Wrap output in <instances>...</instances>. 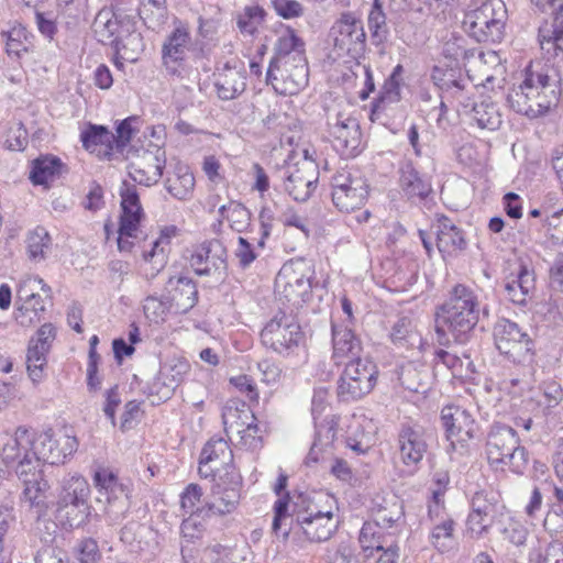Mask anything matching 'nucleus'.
Segmentation results:
<instances>
[{
	"label": "nucleus",
	"mask_w": 563,
	"mask_h": 563,
	"mask_svg": "<svg viewBox=\"0 0 563 563\" xmlns=\"http://www.w3.org/2000/svg\"><path fill=\"white\" fill-rule=\"evenodd\" d=\"M334 47L353 58L358 57L365 51L366 34L363 22L353 13L346 12L334 23L331 29Z\"/></svg>",
	"instance_id": "nucleus-15"
},
{
	"label": "nucleus",
	"mask_w": 563,
	"mask_h": 563,
	"mask_svg": "<svg viewBox=\"0 0 563 563\" xmlns=\"http://www.w3.org/2000/svg\"><path fill=\"white\" fill-rule=\"evenodd\" d=\"M328 128L332 146L341 156L352 157L360 152L362 134L355 118L339 112L329 118Z\"/></svg>",
	"instance_id": "nucleus-16"
},
{
	"label": "nucleus",
	"mask_w": 563,
	"mask_h": 563,
	"mask_svg": "<svg viewBox=\"0 0 563 563\" xmlns=\"http://www.w3.org/2000/svg\"><path fill=\"white\" fill-rule=\"evenodd\" d=\"M167 299L176 313H186L198 301V290L195 282L188 277L169 278L166 285Z\"/></svg>",
	"instance_id": "nucleus-26"
},
{
	"label": "nucleus",
	"mask_w": 563,
	"mask_h": 563,
	"mask_svg": "<svg viewBox=\"0 0 563 563\" xmlns=\"http://www.w3.org/2000/svg\"><path fill=\"white\" fill-rule=\"evenodd\" d=\"M214 86L218 97L222 100L238 98L246 88V77L243 67L227 63L216 74Z\"/></svg>",
	"instance_id": "nucleus-28"
},
{
	"label": "nucleus",
	"mask_w": 563,
	"mask_h": 563,
	"mask_svg": "<svg viewBox=\"0 0 563 563\" xmlns=\"http://www.w3.org/2000/svg\"><path fill=\"white\" fill-rule=\"evenodd\" d=\"M265 11L258 5L246 7L238 18V27L244 34L253 35L262 24Z\"/></svg>",
	"instance_id": "nucleus-54"
},
{
	"label": "nucleus",
	"mask_w": 563,
	"mask_h": 563,
	"mask_svg": "<svg viewBox=\"0 0 563 563\" xmlns=\"http://www.w3.org/2000/svg\"><path fill=\"white\" fill-rule=\"evenodd\" d=\"M77 449L76 437L64 434L55 439L51 429L35 435L31 433L30 451L40 462L51 465L63 464Z\"/></svg>",
	"instance_id": "nucleus-14"
},
{
	"label": "nucleus",
	"mask_w": 563,
	"mask_h": 563,
	"mask_svg": "<svg viewBox=\"0 0 563 563\" xmlns=\"http://www.w3.org/2000/svg\"><path fill=\"white\" fill-rule=\"evenodd\" d=\"M264 346L283 356H289L300 347L303 333L291 314L278 311L261 332Z\"/></svg>",
	"instance_id": "nucleus-6"
},
{
	"label": "nucleus",
	"mask_w": 563,
	"mask_h": 563,
	"mask_svg": "<svg viewBox=\"0 0 563 563\" xmlns=\"http://www.w3.org/2000/svg\"><path fill=\"white\" fill-rule=\"evenodd\" d=\"M454 525L450 517L434 523L431 532V543L440 552H449L455 547Z\"/></svg>",
	"instance_id": "nucleus-47"
},
{
	"label": "nucleus",
	"mask_w": 563,
	"mask_h": 563,
	"mask_svg": "<svg viewBox=\"0 0 563 563\" xmlns=\"http://www.w3.org/2000/svg\"><path fill=\"white\" fill-rule=\"evenodd\" d=\"M31 431L24 427H18L13 433L0 432V456L10 465L22 459V452L30 451Z\"/></svg>",
	"instance_id": "nucleus-30"
},
{
	"label": "nucleus",
	"mask_w": 563,
	"mask_h": 563,
	"mask_svg": "<svg viewBox=\"0 0 563 563\" xmlns=\"http://www.w3.org/2000/svg\"><path fill=\"white\" fill-rule=\"evenodd\" d=\"M190 36L186 26H177L163 45V62L169 74L180 75V66L189 49Z\"/></svg>",
	"instance_id": "nucleus-24"
},
{
	"label": "nucleus",
	"mask_w": 563,
	"mask_h": 563,
	"mask_svg": "<svg viewBox=\"0 0 563 563\" xmlns=\"http://www.w3.org/2000/svg\"><path fill=\"white\" fill-rule=\"evenodd\" d=\"M389 336L391 342L399 347H413L421 343V338L416 332L412 320L408 317L397 319L391 327Z\"/></svg>",
	"instance_id": "nucleus-43"
},
{
	"label": "nucleus",
	"mask_w": 563,
	"mask_h": 563,
	"mask_svg": "<svg viewBox=\"0 0 563 563\" xmlns=\"http://www.w3.org/2000/svg\"><path fill=\"white\" fill-rule=\"evenodd\" d=\"M5 38V52L12 58H21L30 49L31 42L25 27L18 25L1 33Z\"/></svg>",
	"instance_id": "nucleus-46"
},
{
	"label": "nucleus",
	"mask_w": 563,
	"mask_h": 563,
	"mask_svg": "<svg viewBox=\"0 0 563 563\" xmlns=\"http://www.w3.org/2000/svg\"><path fill=\"white\" fill-rule=\"evenodd\" d=\"M90 486L79 474H68L59 483L56 512L59 520L69 528L84 525L90 514Z\"/></svg>",
	"instance_id": "nucleus-3"
},
{
	"label": "nucleus",
	"mask_w": 563,
	"mask_h": 563,
	"mask_svg": "<svg viewBox=\"0 0 563 563\" xmlns=\"http://www.w3.org/2000/svg\"><path fill=\"white\" fill-rule=\"evenodd\" d=\"M143 309L145 317L151 322L162 323L166 320L173 307L167 298L163 300L161 298L150 296L145 299Z\"/></svg>",
	"instance_id": "nucleus-53"
},
{
	"label": "nucleus",
	"mask_w": 563,
	"mask_h": 563,
	"mask_svg": "<svg viewBox=\"0 0 563 563\" xmlns=\"http://www.w3.org/2000/svg\"><path fill=\"white\" fill-rule=\"evenodd\" d=\"M547 234L554 245L563 244V208L553 211L545 220Z\"/></svg>",
	"instance_id": "nucleus-64"
},
{
	"label": "nucleus",
	"mask_w": 563,
	"mask_h": 563,
	"mask_svg": "<svg viewBox=\"0 0 563 563\" xmlns=\"http://www.w3.org/2000/svg\"><path fill=\"white\" fill-rule=\"evenodd\" d=\"M41 462L31 451L23 453L21 460L16 462L15 473L23 484L37 481L40 476Z\"/></svg>",
	"instance_id": "nucleus-52"
},
{
	"label": "nucleus",
	"mask_w": 563,
	"mask_h": 563,
	"mask_svg": "<svg viewBox=\"0 0 563 563\" xmlns=\"http://www.w3.org/2000/svg\"><path fill=\"white\" fill-rule=\"evenodd\" d=\"M225 433L238 434L243 445L256 449L262 441L261 428L249 409L227 408L222 415Z\"/></svg>",
	"instance_id": "nucleus-18"
},
{
	"label": "nucleus",
	"mask_w": 563,
	"mask_h": 563,
	"mask_svg": "<svg viewBox=\"0 0 563 563\" xmlns=\"http://www.w3.org/2000/svg\"><path fill=\"white\" fill-rule=\"evenodd\" d=\"M399 456L407 466L418 465L427 450V435L421 426L404 424L398 433Z\"/></svg>",
	"instance_id": "nucleus-22"
},
{
	"label": "nucleus",
	"mask_w": 563,
	"mask_h": 563,
	"mask_svg": "<svg viewBox=\"0 0 563 563\" xmlns=\"http://www.w3.org/2000/svg\"><path fill=\"white\" fill-rule=\"evenodd\" d=\"M24 485L23 495L25 500L30 504V507L36 508L37 517L42 516L46 510V483H41L37 479Z\"/></svg>",
	"instance_id": "nucleus-57"
},
{
	"label": "nucleus",
	"mask_w": 563,
	"mask_h": 563,
	"mask_svg": "<svg viewBox=\"0 0 563 563\" xmlns=\"http://www.w3.org/2000/svg\"><path fill=\"white\" fill-rule=\"evenodd\" d=\"M308 60L271 62L266 81L279 95H296L308 84Z\"/></svg>",
	"instance_id": "nucleus-13"
},
{
	"label": "nucleus",
	"mask_w": 563,
	"mask_h": 563,
	"mask_svg": "<svg viewBox=\"0 0 563 563\" xmlns=\"http://www.w3.org/2000/svg\"><path fill=\"white\" fill-rule=\"evenodd\" d=\"M332 344L333 357L335 360L344 357L355 360L360 357L362 351L361 341L349 325L332 322Z\"/></svg>",
	"instance_id": "nucleus-34"
},
{
	"label": "nucleus",
	"mask_w": 563,
	"mask_h": 563,
	"mask_svg": "<svg viewBox=\"0 0 563 563\" xmlns=\"http://www.w3.org/2000/svg\"><path fill=\"white\" fill-rule=\"evenodd\" d=\"M65 165L59 157L46 154L40 155L31 163L30 180L35 186H47L64 172Z\"/></svg>",
	"instance_id": "nucleus-35"
},
{
	"label": "nucleus",
	"mask_w": 563,
	"mask_h": 563,
	"mask_svg": "<svg viewBox=\"0 0 563 563\" xmlns=\"http://www.w3.org/2000/svg\"><path fill=\"white\" fill-rule=\"evenodd\" d=\"M428 379L429 373L424 367L408 363L400 368L399 380L410 391L424 393L428 388Z\"/></svg>",
	"instance_id": "nucleus-45"
},
{
	"label": "nucleus",
	"mask_w": 563,
	"mask_h": 563,
	"mask_svg": "<svg viewBox=\"0 0 563 563\" xmlns=\"http://www.w3.org/2000/svg\"><path fill=\"white\" fill-rule=\"evenodd\" d=\"M399 186L402 196L411 203H420L432 192L431 180L421 176L411 162L400 166Z\"/></svg>",
	"instance_id": "nucleus-25"
},
{
	"label": "nucleus",
	"mask_w": 563,
	"mask_h": 563,
	"mask_svg": "<svg viewBox=\"0 0 563 563\" xmlns=\"http://www.w3.org/2000/svg\"><path fill=\"white\" fill-rule=\"evenodd\" d=\"M56 338V329L52 323H44L29 343L26 354V367L29 376L33 382H40L44 375V367L47 363L46 355Z\"/></svg>",
	"instance_id": "nucleus-20"
},
{
	"label": "nucleus",
	"mask_w": 563,
	"mask_h": 563,
	"mask_svg": "<svg viewBox=\"0 0 563 563\" xmlns=\"http://www.w3.org/2000/svg\"><path fill=\"white\" fill-rule=\"evenodd\" d=\"M312 269L305 260L285 263L275 278L276 292L294 306L306 301L311 292Z\"/></svg>",
	"instance_id": "nucleus-9"
},
{
	"label": "nucleus",
	"mask_w": 563,
	"mask_h": 563,
	"mask_svg": "<svg viewBox=\"0 0 563 563\" xmlns=\"http://www.w3.org/2000/svg\"><path fill=\"white\" fill-rule=\"evenodd\" d=\"M476 514H497V499L493 492L481 490L474 494L471 511Z\"/></svg>",
	"instance_id": "nucleus-63"
},
{
	"label": "nucleus",
	"mask_w": 563,
	"mask_h": 563,
	"mask_svg": "<svg viewBox=\"0 0 563 563\" xmlns=\"http://www.w3.org/2000/svg\"><path fill=\"white\" fill-rule=\"evenodd\" d=\"M240 500V486L238 482L225 484L217 482L211 488V495L207 501V511L214 515L230 514L235 509Z\"/></svg>",
	"instance_id": "nucleus-29"
},
{
	"label": "nucleus",
	"mask_w": 563,
	"mask_h": 563,
	"mask_svg": "<svg viewBox=\"0 0 563 563\" xmlns=\"http://www.w3.org/2000/svg\"><path fill=\"white\" fill-rule=\"evenodd\" d=\"M437 358L448 368H450L454 376H464L467 374L472 362L468 357L461 358L456 354L450 353L444 350L437 352Z\"/></svg>",
	"instance_id": "nucleus-62"
},
{
	"label": "nucleus",
	"mask_w": 563,
	"mask_h": 563,
	"mask_svg": "<svg viewBox=\"0 0 563 563\" xmlns=\"http://www.w3.org/2000/svg\"><path fill=\"white\" fill-rule=\"evenodd\" d=\"M190 266L200 276H209L227 268V250L217 239L199 244L191 254Z\"/></svg>",
	"instance_id": "nucleus-21"
},
{
	"label": "nucleus",
	"mask_w": 563,
	"mask_h": 563,
	"mask_svg": "<svg viewBox=\"0 0 563 563\" xmlns=\"http://www.w3.org/2000/svg\"><path fill=\"white\" fill-rule=\"evenodd\" d=\"M300 60H307L305 41L298 36L294 29L289 26L280 29L274 44V55L271 62Z\"/></svg>",
	"instance_id": "nucleus-27"
},
{
	"label": "nucleus",
	"mask_w": 563,
	"mask_h": 563,
	"mask_svg": "<svg viewBox=\"0 0 563 563\" xmlns=\"http://www.w3.org/2000/svg\"><path fill=\"white\" fill-rule=\"evenodd\" d=\"M51 245V236L44 228H36L27 236V253L29 257L34 262H40L45 258V255Z\"/></svg>",
	"instance_id": "nucleus-50"
},
{
	"label": "nucleus",
	"mask_w": 563,
	"mask_h": 563,
	"mask_svg": "<svg viewBox=\"0 0 563 563\" xmlns=\"http://www.w3.org/2000/svg\"><path fill=\"white\" fill-rule=\"evenodd\" d=\"M322 498L328 505L325 508H321L319 503L312 501L306 509L297 512V522L310 542L328 541L339 528L340 520L333 497L324 495Z\"/></svg>",
	"instance_id": "nucleus-8"
},
{
	"label": "nucleus",
	"mask_w": 563,
	"mask_h": 563,
	"mask_svg": "<svg viewBox=\"0 0 563 563\" xmlns=\"http://www.w3.org/2000/svg\"><path fill=\"white\" fill-rule=\"evenodd\" d=\"M332 201L342 212L361 209L368 197L366 179L357 172L342 169L332 176Z\"/></svg>",
	"instance_id": "nucleus-10"
},
{
	"label": "nucleus",
	"mask_w": 563,
	"mask_h": 563,
	"mask_svg": "<svg viewBox=\"0 0 563 563\" xmlns=\"http://www.w3.org/2000/svg\"><path fill=\"white\" fill-rule=\"evenodd\" d=\"M284 187L296 201H306L316 189L318 172L313 162L303 159L288 165L285 172Z\"/></svg>",
	"instance_id": "nucleus-19"
},
{
	"label": "nucleus",
	"mask_w": 563,
	"mask_h": 563,
	"mask_svg": "<svg viewBox=\"0 0 563 563\" xmlns=\"http://www.w3.org/2000/svg\"><path fill=\"white\" fill-rule=\"evenodd\" d=\"M471 112L473 120L481 129L495 131L501 125L503 117L499 107L490 100L475 102Z\"/></svg>",
	"instance_id": "nucleus-41"
},
{
	"label": "nucleus",
	"mask_w": 563,
	"mask_h": 563,
	"mask_svg": "<svg viewBox=\"0 0 563 563\" xmlns=\"http://www.w3.org/2000/svg\"><path fill=\"white\" fill-rule=\"evenodd\" d=\"M558 97L556 80L544 71L528 67L521 82L509 90L507 101L517 113L537 119L549 112Z\"/></svg>",
	"instance_id": "nucleus-2"
},
{
	"label": "nucleus",
	"mask_w": 563,
	"mask_h": 563,
	"mask_svg": "<svg viewBox=\"0 0 563 563\" xmlns=\"http://www.w3.org/2000/svg\"><path fill=\"white\" fill-rule=\"evenodd\" d=\"M496 517L497 514L470 512L466 520L467 532L476 539L486 536L493 527Z\"/></svg>",
	"instance_id": "nucleus-55"
},
{
	"label": "nucleus",
	"mask_w": 563,
	"mask_h": 563,
	"mask_svg": "<svg viewBox=\"0 0 563 563\" xmlns=\"http://www.w3.org/2000/svg\"><path fill=\"white\" fill-rule=\"evenodd\" d=\"M200 456L203 462H210L220 467L231 464L233 454L223 438H211L203 446Z\"/></svg>",
	"instance_id": "nucleus-44"
},
{
	"label": "nucleus",
	"mask_w": 563,
	"mask_h": 563,
	"mask_svg": "<svg viewBox=\"0 0 563 563\" xmlns=\"http://www.w3.org/2000/svg\"><path fill=\"white\" fill-rule=\"evenodd\" d=\"M536 287L534 274L527 265L520 264L516 274L507 278L505 291L507 298L516 303L523 306Z\"/></svg>",
	"instance_id": "nucleus-32"
},
{
	"label": "nucleus",
	"mask_w": 563,
	"mask_h": 563,
	"mask_svg": "<svg viewBox=\"0 0 563 563\" xmlns=\"http://www.w3.org/2000/svg\"><path fill=\"white\" fill-rule=\"evenodd\" d=\"M508 18L503 0H487L467 12L463 19L464 31L479 43H498L503 40Z\"/></svg>",
	"instance_id": "nucleus-5"
},
{
	"label": "nucleus",
	"mask_w": 563,
	"mask_h": 563,
	"mask_svg": "<svg viewBox=\"0 0 563 563\" xmlns=\"http://www.w3.org/2000/svg\"><path fill=\"white\" fill-rule=\"evenodd\" d=\"M378 369L368 357L351 360L338 382V397L354 401L369 394L377 383Z\"/></svg>",
	"instance_id": "nucleus-7"
},
{
	"label": "nucleus",
	"mask_w": 563,
	"mask_h": 563,
	"mask_svg": "<svg viewBox=\"0 0 563 563\" xmlns=\"http://www.w3.org/2000/svg\"><path fill=\"white\" fill-rule=\"evenodd\" d=\"M120 197L122 213L120 216L119 234L137 236L144 212L136 188L124 181L120 188Z\"/></svg>",
	"instance_id": "nucleus-23"
},
{
	"label": "nucleus",
	"mask_w": 563,
	"mask_h": 563,
	"mask_svg": "<svg viewBox=\"0 0 563 563\" xmlns=\"http://www.w3.org/2000/svg\"><path fill=\"white\" fill-rule=\"evenodd\" d=\"M494 340L498 351L512 362L525 363L532 360L533 342L516 322L499 319L494 327Z\"/></svg>",
	"instance_id": "nucleus-11"
},
{
	"label": "nucleus",
	"mask_w": 563,
	"mask_h": 563,
	"mask_svg": "<svg viewBox=\"0 0 563 563\" xmlns=\"http://www.w3.org/2000/svg\"><path fill=\"white\" fill-rule=\"evenodd\" d=\"M111 46L114 47L121 58L128 62L137 60L144 49V44L141 34L135 30L133 21L123 23L121 35Z\"/></svg>",
	"instance_id": "nucleus-38"
},
{
	"label": "nucleus",
	"mask_w": 563,
	"mask_h": 563,
	"mask_svg": "<svg viewBox=\"0 0 563 563\" xmlns=\"http://www.w3.org/2000/svg\"><path fill=\"white\" fill-rule=\"evenodd\" d=\"M479 301L470 287L459 284L439 307L435 318V330L441 344L451 340L466 343L479 320Z\"/></svg>",
	"instance_id": "nucleus-1"
},
{
	"label": "nucleus",
	"mask_w": 563,
	"mask_h": 563,
	"mask_svg": "<svg viewBox=\"0 0 563 563\" xmlns=\"http://www.w3.org/2000/svg\"><path fill=\"white\" fill-rule=\"evenodd\" d=\"M80 140L82 142V146L93 153L97 151L98 146H104V156L110 157L114 152V147L112 142L114 141V134L109 132L102 125H93L90 124L88 129L81 132Z\"/></svg>",
	"instance_id": "nucleus-40"
},
{
	"label": "nucleus",
	"mask_w": 563,
	"mask_h": 563,
	"mask_svg": "<svg viewBox=\"0 0 563 563\" xmlns=\"http://www.w3.org/2000/svg\"><path fill=\"white\" fill-rule=\"evenodd\" d=\"M486 454L490 465L516 474H522L529 462L528 452L519 444L517 432L503 424L494 426L486 442Z\"/></svg>",
	"instance_id": "nucleus-4"
},
{
	"label": "nucleus",
	"mask_w": 563,
	"mask_h": 563,
	"mask_svg": "<svg viewBox=\"0 0 563 563\" xmlns=\"http://www.w3.org/2000/svg\"><path fill=\"white\" fill-rule=\"evenodd\" d=\"M95 485L101 496L110 504L121 497L128 498V488L119 482L118 476L109 468H99L93 476Z\"/></svg>",
	"instance_id": "nucleus-39"
},
{
	"label": "nucleus",
	"mask_w": 563,
	"mask_h": 563,
	"mask_svg": "<svg viewBox=\"0 0 563 563\" xmlns=\"http://www.w3.org/2000/svg\"><path fill=\"white\" fill-rule=\"evenodd\" d=\"M125 156L130 161L129 175L134 181L152 186L161 179L166 165L165 151L161 147L150 145V147L139 151L131 146Z\"/></svg>",
	"instance_id": "nucleus-12"
},
{
	"label": "nucleus",
	"mask_w": 563,
	"mask_h": 563,
	"mask_svg": "<svg viewBox=\"0 0 563 563\" xmlns=\"http://www.w3.org/2000/svg\"><path fill=\"white\" fill-rule=\"evenodd\" d=\"M166 190L178 200H189L195 189V177L189 167L177 164L165 180Z\"/></svg>",
	"instance_id": "nucleus-36"
},
{
	"label": "nucleus",
	"mask_w": 563,
	"mask_h": 563,
	"mask_svg": "<svg viewBox=\"0 0 563 563\" xmlns=\"http://www.w3.org/2000/svg\"><path fill=\"white\" fill-rule=\"evenodd\" d=\"M139 118L130 117L120 122L117 126V135H114V141L112 145L114 147V152L123 154L129 142L131 141L133 134L135 133V128L133 126L134 122H137Z\"/></svg>",
	"instance_id": "nucleus-61"
},
{
	"label": "nucleus",
	"mask_w": 563,
	"mask_h": 563,
	"mask_svg": "<svg viewBox=\"0 0 563 563\" xmlns=\"http://www.w3.org/2000/svg\"><path fill=\"white\" fill-rule=\"evenodd\" d=\"M45 311V299L41 294L33 295L32 299L15 303L14 318L22 327H30L40 321L41 313Z\"/></svg>",
	"instance_id": "nucleus-42"
},
{
	"label": "nucleus",
	"mask_w": 563,
	"mask_h": 563,
	"mask_svg": "<svg viewBox=\"0 0 563 563\" xmlns=\"http://www.w3.org/2000/svg\"><path fill=\"white\" fill-rule=\"evenodd\" d=\"M435 229L437 247L441 254L452 255L466 247V241L462 230L449 218H439Z\"/></svg>",
	"instance_id": "nucleus-33"
},
{
	"label": "nucleus",
	"mask_w": 563,
	"mask_h": 563,
	"mask_svg": "<svg viewBox=\"0 0 563 563\" xmlns=\"http://www.w3.org/2000/svg\"><path fill=\"white\" fill-rule=\"evenodd\" d=\"M219 213L227 219L232 230L243 232L251 221L250 210L240 202L231 201L219 208Z\"/></svg>",
	"instance_id": "nucleus-48"
},
{
	"label": "nucleus",
	"mask_w": 563,
	"mask_h": 563,
	"mask_svg": "<svg viewBox=\"0 0 563 563\" xmlns=\"http://www.w3.org/2000/svg\"><path fill=\"white\" fill-rule=\"evenodd\" d=\"M539 42L542 51L553 58L563 53V3L555 13L551 26L539 30Z\"/></svg>",
	"instance_id": "nucleus-37"
},
{
	"label": "nucleus",
	"mask_w": 563,
	"mask_h": 563,
	"mask_svg": "<svg viewBox=\"0 0 563 563\" xmlns=\"http://www.w3.org/2000/svg\"><path fill=\"white\" fill-rule=\"evenodd\" d=\"M367 21L372 36L383 40L387 34V23L379 0H374Z\"/></svg>",
	"instance_id": "nucleus-60"
},
{
	"label": "nucleus",
	"mask_w": 563,
	"mask_h": 563,
	"mask_svg": "<svg viewBox=\"0 0 563 563\" xmlns=\"http://www.w3.org/2000/svg\"><path fill=\"white\" fill-rule=\"evenodd\" d=\"M202 488L198 484H189L180 495V506L184 514L189 516L196 514H209L207 511V504L199 507L201 501Z\"/></svg>",
	"instance_id": "nucleus-51"
},
{
	"label": "nucleus",
	"mask_w": 563,
	"mask_h": 563,
	"mask_svg": "<svg viewBox=\"0 0 563 563\" xmlns=\"http://www.w3.org/2000/svg\"><path fill=\"white\" fill-rule=\"evenodd\" d=\"M404 67L397 65L390 76L386 79L382 92L380 101L383 102H397L400 98V85L402 80Z\"/></svg>",
	"instance_id": "nucleus-58"
},
{
	"label": "nucleus",
	"mask_w": 563,
	"mask_h": 563,
	"mask_svg": "<svg viewBox=\"0 0 563 563\" xmlns=\"http://www.w3.org/2000/svg\"><path fill=\"white\" fill-rule=\"evenodd\" d=\"M124 22H132V20L126 15L117 14L111 9L100 10L92 24L97 40L112 45L121 35Z\"/></svg>",
	"instance_id": "nucleus-31"
},
{
	"label": "nucleus",
	"mask_w": 563,
	"mask_h": 563,
	"mask_svg": "<svg viewBox=\"0 0 563 563\" xmlns=\"http://www.w3.org/2000/svg\"><path fill=\"white\" fill-rule=\"evenodd\" d=\"M442 424L452 450L463 449L476 430V422L472 415L457 406H446L441 411Z\"/></svg>",
	"instance_id": "nucleus-17"
},
{
	"label": "nucleus",
	"mask_w": 563,
	"mask_h": 563,
	"mask_svg": "<svg viewBox=\"0 0 563 563\" xmlns=\"http://www.w3.org/2000/svg\"><path fill=\"white\" fill-rule=\"evenodd\" d=\"M358 542L364 552H372L374 550L383 551L384 545L380 540L378 525L374 522H364L360 531Z\"/></svg>",
	"instance_id": "nucleus-59"
},
{
	"label": "nucleus",
	"mask_w": 563,
	"mask_h": 563,
	"mask_svg": "<svg viewBox=\"0 0 563 563\" xmlns=\"http://www.w3.org/2000/svg\"><path fill=\"white\" fill-rule=\"evenodd\" d=\"M43 291L46 298L51 297L52 288L45 284V282L35 275H25L23 276L16 286V299L15 303L22 300L32 299L33 295Z\"/></svg>",
	"instance_id": "nucleus-49"
},
{
	"label": "nucleus",
	"mask_w": 563,
	"mask_h": 563,
	"mask_svg": "<svg viewBox=\"0 0 563 563\" xmlns=\"http://www.w3.org/2000/svg\"><path fill=\"white\" fill-rule=\"evenodd\" d=\"M327 563H358L354 547L350 540H342L327 548Z\"/></svg>",
	"instance_id": "nucleus-56"
}]
</instances>
